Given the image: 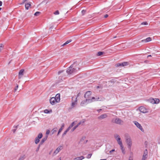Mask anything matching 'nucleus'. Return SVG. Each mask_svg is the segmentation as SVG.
<instances>
[{"label":"nucleus","mask_w":160,"mask_h":160,"mask_svg":"<svg viewBox=\"0 0 160 160\" xmlns=\"http://www.w3.org/2000/svg\"><path fill=\"white\" fill-rule=\"evenodd\" d=\"M126 142L128 145V148L130 150L132 144V142L130 137L129 136H126Z\"/></svg>","instance_id":"1"},{"label":"nucleus","mask_w":160,"mask_h":160,"mask_svg":"<svg viewBox=\"0 0 160 160\" xmlns=\"http://www.w3.org/2000/svg\"><path fill=\"white\" fill-rule=\"evenodd\" d=\"M76 71V69L73 68L71 65L67 69L66 72L67 73L69 74L75 72Z\"/></svg>","instance_id":"2"},{"label":"nucleus","mask_w":160,"mask_h":160,"mask_svg":"<svg viewBox=\"0 0 160 160\" xmlns=\"http://www.w3.org/2000/svg\"><path fill=\"white\" fill-rule=\"evenodd\" d=\"M73 98V97L72 98V103L71 105L72 108H73L75 107L78 104V99L77 98H75V99L74 100Z\"/></svg>","instance_id":"3"},{"label":"nucleus","mask_w":160,"mask_h":160,"mask_svg":"<svg viewBox=\"0 0 160 160\" xmlns=\"http://www.w3.org/2000/svg\"><path fill=\"white\" fill-rule=\"evenodd\" d=\"M92 102V101L91 100H90V99H87L86 100L82 101L80 103V105L82 106H84L88 103H91Z\"/></svg>","instance_id":"4"},{"label":"nucleus","mask_w":160,"mask_h":160,"mask_svg":"<svg viewBox=\"0 0 160 160\" xmlns=\"http://www.w3.org/2000/svg\"><path fill=\"white\" fill-rule=\"evenodd\" d=\"M133 122L137 127L140 129L142 132H143L144 131V130L143 129L142 127L138 122L136 121H133Z\"/></svg>","instance_id":"5"},{"label":"nucleus","mask_w":160,"mask_h":160,"mask_svg":"<svg viewBox=\"0 0 160 160\" xmlns=\"http://www.w3.org/2000/svg\"><path fill=\"white\" fill-rule=\"evenodd\" d=\"M42 133H40L38 135V137H36L35 140V142L36 144H37L40 141L39 139L42 138Z\"/></svg>","instance_id":"6"},{"label":"nucleus","mask_w":160,"mask_h":160,"mask_svg":"<svg viewBox=\"0 0 160 160\" xmlns=\"http://www.w3.org/2000/svg\"><path fill=\"white\" fill-rule=\"evenodd\" d=\"M114 122L118 124L122 125L123 123V121L121 119L118 118H116L114 120Z\"/></svg>","instance_id":"7"},{"label":"nucleus","mask_w":160,"mask_h":160,"mask_svg":"<svg viewBox=\"0 0 160 160\" xmlns=\"http://www.w3.org/2000/svg\"><path fill=\"white\" fill-rule=\"evenodd\" d=\"M148 151L147 149H145L143 155L142 160H146L148 156Z\"/></svg>","instance_id":"8"},{"label":"nucleus","mask_w":160,"mask_h":160,"mask_svg":"<svg viewBox=\"0 0 160 160\" xmlns=\"http://www.w3.org/2000/svg\"><path fill=\"white\" fill-rule=\"evenodd\" d=\"M139 110L140 112L143 113H146L148 112V110L143 107H139Z\"/></svg>","instance_id":"9"},{"label":"nucleus","mask_w":160,"mask_h":160,"mask_svg":"<svg viewBox=\"0 0 160 160\" xmlns=\"http://www.w3.org/2000/svg\"><path fill=\"white\" fill-rule=\"evenodd\" d=\"M62 147L61 146H59L54 151L53 153L54 155H55L58 154L60 150L62 149Z\"/></svg>","instance_id":"10"},{"label":"nucleus","mask_w":160,"mask_h":160,"mask_svg":"<svg viewBox=\"0 0 160 160\" xmlns=\"http://www.w3.org/2000/svg\"><path fill=\"white\" fill-rule=\"evenodd\" d=\"M92 94V92L90 91H87L84 95V98L87 99H90V96Z\"/></svg>","instance_id":"11"},{"label":"nucleus","mask_w":160,"mask_h":160,"mask_svg":"<svg viewBox=\"0 0 160 160\" xmlns=\"http://www.w3.org/2000/svg\"><path fill=\"white\" fill-rule=\"evenodd\" d=\"M104 99L102 98H95L94 97H93L90 100H91L92 102L95 101H102Z\"/></svg>","instance_id":"12"},{"label":"nucleus","mask_w":160,"mask_h":160,"mask_svg":"<svg viewBox=\"0 0 160 160\" xmlns=\"http://www.w3.org/2000/svg\"><path fill=\"white\" fill-rule=\"evenodd\" d=\"M50 102L52 105H54L56 102V100L54 97L51 98L50 100Z\"/></svg>","instance_id":"13"},{"label":"nucleus","mask_w":160,"mask_h":160,"mask_svg":"<svg viewBox=\"0 0 160 160\" xmlns=\"http://www.w3.org/2000/svg\"><path fill=\"white\" fill-rule=\"evenodd\" d=\"M60 95L59 93H58L56 95L55 97H54L56 100V102H59L60 100Z\"/></svg>","instance_id":"14"},{"label":"nucleus","mask_w":160,"mask_h":160,"mask_svg":"<svg viewBox=\"0 0 160 160\" xmlns=\"http://www.w3.org/2000/svg\"><path fill=\"white\" fill-rule=\"evenodd\" d=\"M107 117V115L106 114H104L101 115L98 117V118L99 119H102L105 118Z\"/></svg>","instance_id":"15"},{"label":"nucleus","mask_w":160,"mask_h":160,"mask_svg":"<svg viewBox=\"0 0 160 160\" xmlns=\"http://www.w3.org/2000/svg\"><path fill=\"white\" fill-rule=\"evenodd\" d=\"M24 71V70L23 69H21L20 71L18 74L19 78H21V77L23 75Z\"/></svg>","instance_id":"16"},{"label":"nucleus","mask_w":160,"mask_h":160,"mask_svg":"<svg viewBox=\"0 0 160 160\" xmlns=\"http://www.w3.org/2000/svg\"><path fill=\"white\" fill-rule=\"evenodd\" d=\"M48 138V136H46L45 137L43 138L40 142L39 144H40V145H42L43 144V143L44 142L47 140V138Z\"/></svg>","instance_id":"17"},{"label":"nucleus","mask_w":160,"mask_h":160,"mask_svg":"<svg viewBox=\"0 0 160 160\" xmlns=\"http://www.w3.org/2000/svg\"><path fill=\"white\" fill-rule=\"evenodd\" d=\"M31 4L30 2H28L27 3H26L25 4V8L27 10H28L29 9V8L31 6Z\"/></svg>","instance_id":"18"},{"label":"nucleus","mask_w":160,"mask_h":160,"mask_svg":"<svg viewBox=\"0 0 160 160\" xmlns=\"http://www.w3.org/2000/svg\"><path fill=\"white\" fill-rule=\"evenodd\" d=\"M118 142V144L120 145H121L122 144V141L121 140V138H117V139L116 140Z\"/></svg>","instance_id":"19"},{"label":"nucleus","mask_w":160,"mask_h":160,"mask_svg":"<svg viewBox=\"0 0 160 160\" xmlns=\"http://www.w3.org/2000/svg\"><path fill=\"white\" fill-rule=\"evenodd\" d=\"M121 149L122 151V153L124 154H125V149L123 148V145H121L120 146Z\"/></svg>","instance_id":"20"},{"label":"nucleus","mask_w":160,"mask_h":160,"mask_svg":"<svg viewBox=\"0 0 160 160\" xmlns=\"http://www.w3.org/2000/svg\"><path fill=\"white\" fill-rule=\"evenodd\" d=\"M84 158L83 156H82L75 158L73 160H82Z\"/></svg>","instance_id":"21"},{"label":"nucleus","mask_w":160,"mask_h":160,"mask_svg":"<svg viewBox=\"0 0 160 160\" xmlns=\"http://www.w3.org/2000/svg\"><path fill=\"white\" fill-rule=\"evenodd\" d=\"M151 40V38L150 37H148L146 38L145 39L143 40L142 41H144L145 42H148Z\"/></svg>","instance_id":"22"},{"label":"nucleus","mask_w":160,"mask_h":160,"mask_svg":"<svg viewBox=\"0 0 160 160\" xmlns=\"http://www.w3.org/2000/svg\"><path fill=\"white\" fill-rule=\"evenodd\" d=\"M154 99L152 98H150L148 100V102L154 104Z\"/></svg>","instance_id":"23"},{"label":"nucleus","mask_w":160,"mask_h":160,"mask_svg":"<svg viewBox=\"0 0 160 160\" xmlns=\"http://www.w3.org/2000/svg\"><path fill=\"white\" fill-rule=\"evenodd\" d=\"M72 40L71 39L69 40H68L65 43H64L63 44H62V46H63L69 43Z\"/></svg>","instance_id":"24"},{"label":"nucleus","mask_w":160,"mask_h":160,"mask_svg":"<svg viewBox=\"0 0 160 160\" xmlns=\"http://www.w3.org/2000/svg\"><path fill=\"white\" fill-rule=\"evenodd\" d=\"M121 63V66L123 67L127 66L128 65V62H124Z\"/></svg>","instance_id":"25"},{"label":"nucleus","mask_w":160,"mask_h":160,"mask_svg":"<svg viewBox=\"0 0 160 160\" xmlns=\"http://www.w3.org/2000/svg\"><path fill=\"white\" fill-rule=\"evenodd\" d=\"M160 102L159 99L158 98H155L154 100V104H158Z\"/></svg>","instance_id":"26"},{"label":"nucleus","mask_w":160,"mask_h":160,"mask_svg":"<svg viewBox=\"0 0 160 160\" xmlns=\"http://www.w3.org/2000/svg\"><path fill=\"white\" fill-rule=\"evenodd\" d=\"M114 137L116 140L117 139V138H120L119 136L117 134H115L114 135Z\"/></svg>","instance_id":"27"},{"label":"nucleus","mask_w":160,"mask_h":160,"mask_svg":"<svg viewBox=\"0 0 160 160\" xmlns=\"http://www.w3.org/2000/svg\"><path fill=\"white\" fill-rule=\"evenodd\" d=\"M52 112V111L51 110H48V109H45L44 110V112L45 113H48Z\"/></svg>","instance_id":"28"},{"label":"nucleus","mask_w":160,"mask_h":160,"mask_svg":"<svg viewBox=\"0 0 160 160\" xmlns=\"http://www.w3.org/2000/svg\"><path fill=\"white\" fill-rule=\"evenodd\" d=\"M58 130V128H54L52 130V134H54V133H55Z\"/></svg>","instance_id":"29"},{"label":"nucleus","mask_w":160,"mask_h":160,"mask_svg":"<svg viewBox=\"0 0 160 160\" xmlns=\"http://www.w3.org/2000/svg\"><path fill=\"white\" fill-rule=\"evenodd\" d=\"M104 52H98L97 54V55L98 56H100L101 55H102Z\"/></svg>","instance_id":"30"},{"label":"nucleus","mask_w":160,"mask_h":160,"mask_svg":"<svg viewBox=\"0 0 160 160\" xmlns=\"http://www.w3.org/2000/svg\"><path fill=\"white\" fill-rule=\"evenodd\" d=\"M3 47V45L2 44H0V52L1 50L2 49Z\"/></svg>","instance_id":"31"},{"label":"nucleus","mask_w":160,"mask_h":160,"mask_svg":"<svg viewBox=\"0 0 160 160\" xmlns=\"http://www.w3.org/2000/svg\"><path fill=\"white\" fill-rule=\"evenodd\" d=\"M92 155V154L91 153L87 155L86 158H91Z\"/></svg>","instance_id":"32"},{"label":"nucleus","mask_w":160,"mask_h":160,"mask_svg":"<svg viewBox=\"0 0 160 160\" xmlns=\"http://www.w3.org/2000/svg\"><path fill=\"white\" fill-rule=\"evenodd\" d=\"M40 12H36L34 15L35 16H38L40 14Z\"/></svg>","instance_id":"33"},{"label":"nucleus","mask_w":160,"mask_h":160,"mask_svg":"<svg viewBox=\"0 0 160 160\" xmlns=\"http://www.w3.org/2000/svg\"><path fill=\"white\" fill-rule=\"evenodd\" d=\"M148 24V23L146 22H144L141 23V25H146Z\"/></svg>","instance_id":"34"},{"label":"nucleus","mask_w":160,"mask_h":160,"mask_svg":"<svg viewBox=\"0 0 160 160\" xmlns=\"http://www.w3.org/2000/svg\"><path fill=\"white\" fill-rule=\"evenodd\" d=\"M25 159L24 156L21 157L18 159V160H24Z\"/></svg>","instance_id":"35"},{"label":"nucleus","mask_w":160,"mask_h":160,"mask_svg":"<svg viewBox=\"0 0 160 160\" xmlns=\"http://www.w3.org/2000/svg\"><path fill=\"white\" fill-rule=\"evenodd\" d=\"M54 14H55V15H58L59 14V11L58 10H57L54 13Z\"/></svg>","instance_id":"36"},{"label":"nucleus","mask_w":160,"mask_h":160,"mask_svg":"<svg viewBox=\"0 0 160 160\" xmlns=\"http://www.w3.org/2000/svg\"><path fill=\"white\" fill-rule=\"evenodd\" d=\"M115 66L117 67H118L119 66H121V63H118L117 64L115 65Z\"/></svg>","instance_id":"37"},{"label":"nucleus","mask_w":160,"mask_h":160,"mask_svg":"<svg viewBox=\"0 0 160 160\" xmlns=\"http://www.w3.org/2000/svg\"><path fill=\"white\" fill-rule=\"evenodd\" d=\"M77 128V126H75L73 128L72 130V131L73 132Z\"/></svg>","instance_id":"38"},{"label":"nucleus","mask_w":160,"mask_h":160,"mask_svg":"<svg viewBox=\"0 0 160 160\" xmlns=\"http://www.w3.org/2000/svg\"><path fill=\"white\" fill-rule=\"evenodd\" d=\"M86 12V10H83L82 11V15H84V14Z\"/></svg>","instance_id":"39"},{"label":"nucleus","mask_w":160,"mask_h":160,"mask_svg":"<svg viewBox=\"0 0 160 160\" xmlns=\"http://www.w3.org/2000/svg\"><path fill=\"white\" fill-rule=\"evenodd\" d=\"M68 132V131L66 130L65 131L62 135V136H65L66 134Z\"/></svg>","instance_id":"40"},{"label":"nucleus","mask_w":160,"mask_h":160,"mask_svg":"<svg viewBox=\"0 0 160 160\" xmlns=\"http://www.w3.org/2000/svg\"><path fill=\"white\" fill-rule=\"evenodd\" d=\"M62 128H60L58 131V135L59 133H60V132L62 131Z\"/></svg>","instance_id":"41"},{"label":"nucleus","mask_w":160,"mask_h":160,"mask_svg":"<svg viewBox=\"0 0 160 160\" xmlns=\"http://www.w3.org/2000/svg\"><path fill=\"white\" fill-rule=\"evenodd\" d=\"M41 145H40V144H39L38 146V148H37V149H36V151L37 152L39 150V148H40V146H41Z\"/></svg>","instance_id":"42"},{"label":"nucleus","mask_w":160,"mask_h":160,"mask_svg":"<svg viewBox=\"0 0 160 160\" xmlns=\"http://www.w3.org/2000/svg\"><path fill=\"white\" fill-rule=\"evenodd\" d=\"M74 122H73L70 124V125L69 126L70 127H71V128L74 126Z\"/></svg>","instance_id":"43"},{"label":"nucleus","mask_w":160,"mask_h":160,"mask_svg":"<svg viewBox=\"0 0 160 160\" xmlns=\"http://www.w3.org/2000/svg\"><path fill=\"white\" fill-rule=\"evenodd\" d=\"M65 125V124L64 123H62V124L61 127L60 128H62V129H63V127H64Z\"/></svg>","instance_id":"44"},{"label":"nucleus","mask_w":160,"mask_h":160,"mask_svg":"<svg viewBox=\"0 0 160 160\" xmlns=\"http://www.w3.org/2000/svg\"><path fill=\"white\" fill-rule=\"evenodd\" d=\"M81 93L80 92H79L78 93V94L77 95L76 97V98H77L78 99V98L80 96V95H81Z\"/></svg>","instance_id":"45"},{"label":"nucleus","mask_w":160,"mask_h":160,"mask_svg":"<svg viewBox=\"0 0 160 160\" xmlns=\"http://www.w3.org/2000/svg\"><path fill=\"white\" fill-rule=\"evenodd\" d=\"M85 122V121L84 120H82V121H80V122H79V123H80V124H82L83 123Z\"/></svg>","instance_id":"46"},{"label":"nucleus","mask_w":160,"mask_h":160,"mask_svg":"<svg viewBox=\"0 0 160 160\" xmlns=\"http://www.w3.org/2000/svg\"><path fill=\"white\" fill-rule=\"evenodd\" d=\"M63 70L60 71L58 72V74L59 75L60 73L62 72H63Z\"/></svg>","instance_id":"47"},{"label":"nucleus","mask_w":160,"mask_h":160,"mask_svg":"<svg viewBox=\"0 0 160 160\" xmlns=\"http://www.w3.org/2000/svg\"><path fill=\"white\" fill-rule=\"evenodd\" d=\"M18 88V86L17 85V86L15 87V89H14V91L15 92H16V91L17 90Z\"/></svg>","instance_id":"48"},{"label":"nucleus","mask_w":160,"mask_h":160,"mask_svg":"<svg viewBox=\"0 0 160 160\" xmlns=\"http://www.w3.org/2000/svg\"><path fill=\"white\" fill-rule=\"evenodd\" d=\"M49 133H50L49 130H48L46 131V134L47 135H48V134H49Z\"/></svg>","instance_id":"49"},{"label":"nucleus","mask_w":160,"mask_h":160,"mask_svg":"<svg viewBox=\"0 0 160 160\" xmlns=\"http://www.w3.org/2000/svg\"><path fill=\"white\" fill-rule=\"evenodd\" d=\"M71 128V127H70V126L68 127V128L66 130L68 132L69 131V130Z\"/></svg>","instance_id":"50"},{"label":"nucleus","mask_w":160,"mask_h":160,"mask_svg":"<svg viewBox=\"0 0 160 160\" xmlns=\"http://www.w3.org/2000/svg\"><path fill=\"white\" fill-rule=\"evenodd\" d=\"M28 0H23V1H22V3H21V4H23L24 3V2L27 1Z\"/></svg>","instance_id":"51"},{"label":"nucleus","mask_w":160,"mask_h":160,"mask_svg":"<svg viewBox=\"0 0 160 160\" xmlns=\"http://www.w3.org/2000/svg\"><path fill=\"white\" fill-rule=\"evenodd\" d=\"M114 151H115V149H113L112 150L110 151L109 152H110V153H111L112 152H114Z\"/></svg>","instance_id":"52"},{"label":"nucleus","mask_w":160,"mask_h":160,"mask_svg":"<svg viewBox=\"0 0 160 160\" xmlns=\"http://www.w3.org/2000/svg\"><path fill=\"white\" fill-rule=\"evenodd\" d=\"M102 110V109H98L97 110V111L98 112H100Z\"/></svg>","instance_id":"53"},{"label":"nucleus","mask_w":160,"mask_h":160,"mask_svg":"<svg viewBox=\"0 0 160 160\" xmlns=\"http://www.w3.org/2000/svg\"><path fill=\"white\" fill-rule=\"evenodd\" d=\"M108 17V14H106L105 15H104V17L105 18H107V17Z\"/></svg>","instance_id":"54"},{"label":"nucleus","mask_w":160,"mask_h":160,"mask_svg":"<svg viewBox=\"0 0 160 160\" xmlns=\"http://www.w3.org/2000/svg\"><path fill=\"white\" fill-rule=\"evenodd\" d=\"M2 2L1 1H0V6H1L2 5Z\"/></svg>","instance_id":"55"},{"label":"nucleus","mask_w":160,"mask_h":160,"mask_svg":"<svg viewBox=\"0 0 160 160\" xmlns=\"http://www.w3.org/2000/svg\"><path fill=\"white\" fill-rule=\"evenodd\" d=\"M16 131V129H13L12 130V131L14 133Z\"/></svg>","instance_id":"56"},{"label":"nucleus","mask_w":160,"mask_h":160,"mask_svg":"<svg viewBox=\"0 0 160 160\" xmlns=\"http://www.w3.org/2000/svg\"><path fill=\"white\" fill-rule=\"evenodd\" d=\"M80 123H79V122L77 124V125H76V126H77V127L79 125H80Z\"/></svg>","instance_id":"57"},{"label":"nucleus","mask_w":160,"mask_h":160,"mask_svg":"<svg viewBox=\"0 0 160 160\" xmlns=\"http://www.w3.org/2000/svg\"><path fill=\"white\" fill-rule=\"evenodd\" d=\"M110 81H111V82H114V81L113 80H112Z\"/></svg>","instance_id":"58"},{"label":"nucleus","mask_w":160,"mask_h":160,"mask_svg":"<svg viewBox=\"0 0 160 160\" xmlns=\"http://www.w3.org/2000/svg\"><path fill=\"white\" fill-rule=\"evenodd\" d=\"M85 136L84 137H83L82 138V139H85Z\"/></svg>","instance_id":"59"},{"label":"nucleus","mask_w":160,"mask_h":160,"mask_svg":"<svg viewBox=\"0 0 160 160\" xmlns=\"http://www.w3.org/2000/svg\"><path fill=\"white\" fill-rule=\"evenodd\" d=\"M151 57V55H148V57Z\"/></svg>","instance_id":"60"},{"label":"nucleus","mask_w":160,"mask_h":160,"mask_svg":"<svg viewBox=\"0 0 160 160\" xmlns=\"http://www.w3.org/2000/svg\"><path fill=\"white\" fill-rule=\"evenodd\" d=\"M100 160H107L106 159H100Z\"/></svg>","instance_id":"61"},{"label":"nucleus","mask_w":160,"mask_h":160,"mask_svg":"<svg viewBox=\"0 0 160 160\" xmlns=\"http://www.w3.org/2000/svg\"><path fill=\"white\" fill-rule=\"evenodd\" d=\"M99 88V86H97V88Z\"/></svg>","instance_id":"62"},{"label":"nucleus","mask_w":160,"mask_h":160,"mask_svg":"<svg viewBox=\"0 0 160 160\" xmlns=\"http://www.w3.org/2000/svg\"><path fill=\"white\" fill-rule=\"evenodd\" d=\"M128 160H132V159H129Z\"/></svg>","instance_id":"63"},{"label":"nucleus","mask_w":160,"mask_h":160,"mask_svg":"<svg viewBox=\"0 0 160 160\" xmlns=\"http://www.w3.org/2000/svg\"><path fill=\"white\" fill-rule=\"evenodd\" d=\"M58 160H61V158H59Z\"/></svg>","instance_id":"64"}]
</instances>
